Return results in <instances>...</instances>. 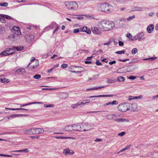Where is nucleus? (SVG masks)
Instances as JSON below:
<instances>
[{"label": "nucleus", "instance_id": "obj_1", "mask_svg": "<svg viewBox=\"0 0 158 158\" xmlns=\"http://www.w3.org/2000/svg\"><path fill=\"white\" fill-rule=\"evenodd\" d=\"M98 28L104 31L111 30L115 27L114 23L111 21H102L98 22Z\"/></svg>", "mask_w": 158, "mask_h": 158}, {"label": "nucleus", "instance_id": "obj_2", "mask_svg": "<svg viewBox=\"0 0 158 158\" xmlns=\"http://www.w3.org/2000/svg\"><path fill=\"white\" fill-rule=\"evenodd\" d=\"M65 5L67 9L72 10H77L78 8V5L77 3L74 1L66 2Z\"/></svg>", "mask_w": 158, "mask_h": 158}, {"label": "nucleus", "instance_id": "obj_3", "mask_svg": "<svg viewBox=\"0 0 158 158\" xmlns=\"http://www.w3.org/2000/svg\"><path fill=\"white\" fill-rule=\"evenodd\" d=\"M82 131H88L91 128V125L90 123H81Z\"/></svg>", "mask_w": 158, "mask_h": 158}, {"label": "nucleus", "instance_id": "obj_4", "mask_svg": "<svg viewBox=\"0 0 158 158\" xmlns=\"http://www.w3.org/2000/svg\"><path fill=\"white\" fill-rule=\"evenodd\" d=\"M128 103L124 102L119 104V110L122 112H125L128 110Z\"/></svg>", "mask_w": 158, "mask_h": 158}, {"label": "nucleus", "instance_id": "obj_5", "mask_svg": "<svg viewBox=\"0 0 158 158\" xmlns=\"http://www.w3.org/2000/svg\"><path fill=\"white\" fill-rule=\"evenodd\" d=\"M128 110L131 111H135L137 108V105L136 103H128Z\"/></svg>", "mask_w": 158, "mask_h": 158}, {"label": "nucleus", "instance_id": "obj_6", "mask_svg": "<svg viewBox=\"0 0 158 158\" xmlns=\"http://www.w3.org/2000/svg\"><path fill=\"white\" fill-rule=\"evenodd\" d=\"M12 32L13 34L17 36L21 34L20 28L18 26H14L13 27Z\"/></svg>", "mask_w": 158, "mask_h": 158}, {"label": "nucleus", "instance_id": "obj_7", "mask_svg": "<svg viewBox=\"0 0 158 158\" xmlns=\"http://www.w3.org/2000/svg\"><path fill=\"white\" fill-rule=\"evenodd\" d=\"M73 130L77 131H81L82 130L81 129V123H77L76 124H73Z\"/></svg>", "mask_w": 158, "mask_h": 158}, {"label": "nucleus", "instance_id": "obj_8", "mask_svg": "<svg viewBox=\"0 0 158 158\" xmlns=\"http://www.w3.org/2000/svg\"><path fill=\"white\" fill-rule=\"evenodd\" d=\"M136 35L138 38L139 41H143L145 39V38L144 37V33L143 32H139L137 33Z\"/></svg>", "mask_w": 158, "mask_h": 158}, {"label": "nucleus", "instance_id": "obj_9", "mask_svg": "<svg viewBox=\"0 0 158 158\" xmlns=\"http://www.w3.org/2000/svg\"><path fill=\"white\" fill-rule=\"evenodd\" d=\"M104 12L107 13H111L113 10V8L112 6L107 3V5L106 6Z\"/></svg>", "mask_w": 158, "mask_h": 158}, {"label": "nucleus", "instance_id": "obj_10", "mask_svg": "<svg viewBox=\"0 0 158 158\" xmlns=\"http://www.w3.org/2000/svg\"><path fill=\"white\" fill-rule=\"evenodd\" d=\"M107 5V3H100L99 5L98 8V10L99 11L102 12H104L106 6Z\"/></svg>", "mask_w": 158, "mask_h": 158}, {"label": "nucleus", "instance_id": "obj_11", "mask_svg": "<svg viewBox=\"0 0 158 158\" xmlns=\"http://www.w3.org/2000/svg\"><path fill=\"white\" fill-rule=\"evenodd\" d=\"M34 131V134H38L40 133H42L44 132V130L42 128H34L33 129Z\"/></svg>", "mask_w": 158, "mask_h": 158}, {"label": "nucleus", "instance_id": "obj_12", "mask_svg": "<svg viewBox=\"0 0 158 158\" xmlns=\"http://www.w3.org/2000/svg\"><path fill=\"white\" fill-rule=\"evenodd\" d=\"M25 37L27 42H30L34 40V36L32 35L29 34L27 35Z\"/></svg>", "mask_w": 158, "mask_h": 158}, {"label": "nucleus", "instance_id": "obj_13", "mask_svg": "<svg viewBox=\"0 0 158 158\" xmlns=\"http://www.w3.org/2000/svg\"><path fill=\"white\" fill-rule=\"evenodd\" d=\"M91 30L92 32L96 35H99L101 34V31L99 30L98 27H94L92 28Z\"/></svg>", "mask_w": 158, "mask_h": 158}, {"label": "nucleus", "instance_id": "obj_14", "mask_svg": "<svg viewBox=\"0 0 158 158\" xmlns=\"http://www.w3.org/2000/svg\"><path fill=\"white\" fill-rule=\"evenodd\" d=\"M74 67L75 68H78V69H77V71H76L75 70H74V71H73V73H81L85 71V69L82 67L77 66H74Z\"/></svg>", "mask_w": 158, "mask_h": 158}, {"label": "nucleus", "instance_id": "obj_15", "mask_svg": "<svg viewBox=\"0 0 158 158\" xmlns=\"http://www.w3.org/2000/svg\"><path fill=\"white\" fill-rule=\"evenodd\" d=\"M117 81V80L114 79V78L113 77L108 78L106 79V82L108 84L114 83L115 82Z\"/></svg>", "mask_w": 158, "mask_h": 158}, {"label": "nucleus", "instance_id": "obj_16", "mask_svg": "<svg viewBox=\"0 0 158 158\" xmlns=\"http://www.w3.org/2000/svg\"><path fill=\"white\" fill-rule=\"evenodd\" d=\"M154 28V26L153 25L150 24L147 28V30L148 33H151Z\"/></svg>", "mask_w": 158, "mask_h": 158}, {"label": "nucleus", "instance_id": "obj_17", "mask_svg": "<svg viewBox=\"0 0 158 158\" xmlns=\"http://www.w3.org/2000/svg\"><path fill=\"white\" fill-rule=\"evenodd\" d=\"M81 104L84 105V102H79L77 103L72 104L71 105V107L73 109H75L78 106Z\"/></svg>", "mask_w": 158, "mask_h": 158}, {"label": "nucleus", "instance_id": "obj_18", "mask_svg": "<svg viewBox=\"0 0 158 158\" xmlns=\"http://www.w3.org/2000/svg\"><path fill=\"white\" fill-rule=\"evenodd\" d=\"M64 129L66 131H71L73 130V125H69L66 126Z\"/></svg>", "mask_w": 158, "mask_h": 158}, {"label": "nucleus", "instance_id": "obj_19", "mask_svg": "<svg viewBox=\"0 0 158 158\" xmlns=\"http://www.w3.org/2000/svg\"><path fill=\"white\" fill-rule=\"evenodd\" d=\"M105 86H99L98 87H93L90 88H88L86 89L87 91H89L90 90H98V89H100L102 88L105 87Z\"/></svg>", "mask_w": 158, "mask_h": 158}, {"label": "nucleus", "instance_id": "obj_20", "mask_svg": "<svg viewBox=\"0 0 158 158\" xmlns=\"http://www.w3.org/2000/svg\"><path fill=\"white\" fill-rule=\"evenodd\" d=\"M116 117V115L114 114H109L106 116V118L108 119H112Z\"/></svg>", "mask_w": 158, "mask_h": 158}, {"label": "nucleus", "instance_id": "obj_21", "mask_svg": "<svg viewBox=\"0 0 158 158\" xmlns=\"http://www.w3.org/2000/svg\"><path fill=\"white\" fill-rule=\"evenodd\" d=\"M143 7H136L132 9V11H143Z\"/></svg>", "mask_w": 158, "mask_h": 158}, {"label": "nucleus", "instance_id": "obj_22", "mask_svg": "<svg viewBox=\"0 0 158 158\" xmlns=\"http://www.w3.org/2000/svg\"><path fill=\"white\" fill-rule=\"evenodd\" d=\"M34 128H31L28 130H26L24 131L26 132L27 134H28L30 135H31L34 134V131H33Z\"/></svg>", "mask_w": 158, "mask_h": 158}, {"label": "nucleus", "instance_id": "obj_23", "mask_svg": "<svg viewBox=\"0 0 158 158\" xmlns=\"http://www.w3.org/2000/svg\"><path fill=\"white\" fill-rule=\"evenodd\" d=\"M8 51L7 50V49L6 48V50L0 53V56L2 57L3 56L10 55V53H8Z\"/></svg>", "mask_w": 158, "mask_h": 158}, {"label": "nucleus", "instance_id": "obj_24", "mask_svg": "<svg viewBox=\"0 0 158 158\" xmlns=\"http://www.w3.org/2000/svg\"><path fill=\"white\" fill-rule=\"evenodd\" d=\"M113 95H99L94 96V98H98L101 97H110L113 96Z\"/></svg>", "mask_w": 158, "mask_h": 158}, {"label": "nucleus", "instance_id": "obj_25", "mask_svg": "<svg viewBox=\"0 0 158 158\" xmlns=\"http://www.w3.org/2000/svg\"><path fill=\"white\" fill-rule=\"evenodd\" d=\"M9 37L10 38V39H12L14 40V41H15L17 39V38L18 37V36L15 35V34H13L12 35H10Z\"/></svg>", "mask_w": 158, "mask_h": 158}, {"label": "nucleus", "instance_id": "obj_26", "mask_svg": "<svg viewBox=\"0 0 158 158\" xmlns=\"http://www.w3.org/2000/svg\"><path fill=\"white\" fill-rule=\"evenodd\" d=\"M118 103V102L116 101H113L111 102H109L106 103V105H116Z\"/></svg>", "mask_w": 158, "mask_h": 158}, {"label": "nucleus", "instance_id": "obj_27", "mask_svg": "<svg viewBox=\"0 0 158 158\" xmlns=\"http://www.w3.org/2000/svg\"><path fill=\"white\" fill-rule=\"evenodd\" d=\"M131 144H130V145H127V146L125 148H124L123 149L120 150L119 151V153L120 152H123L126 150H127L128 149H129L130 147H131Z\"/></svg>", "mask_w": 158, "mask_h": 158}, {"label": "nucleus", "instance_id": "obj_28", "mask_svg": "<svg viewBox=\"0 0 158 158\" xmlns=\"http://www.w3.org/2000/svg\"><path fill=\"white\" fill-rule=\"evenodd\" d=\"M5 109H6H6H9V110H28L27 109H23V108L15 109V108H5Z\"/></svg>", "mask_w": 158, "mask_h": 158}, {"label": "nucleus", "instance_id": "obj_29", "mask_svg": "<svg viewBox=\"0 0 158 158\" xmlns=\"http://www.w3.org/2000/svg\"><path fill=\"white\" fill-rule=\"evenodd\" d=\"M58 24H57L55 22H53L51 24L50 27L51 29H52L54 27H56L57 26Z\"/></svg>", "mask_w": 158, "mask_h": 158}, {"label": "nucleus", "instance_id": "obj_30", "mask_svg": "<svg viewBox=\"0 0 158 158\" xmlns=\"http://www.w3.org/2000/svg\"><path fill=\"white\" fill-rule=\"evenodd\" d=\"M0 81H1L2 83H8L9 82V81L8 79L6 78L2 79L0 78Z\"/></svg>", "mask_w": 158, "mask_h": 158}, {"label": "nucleus", "instance_id": "obj_31", "mask_svg": "<svg viewBox=\"0 0 158 158\" xmlns=\"http://www.w3.org/2000/svg\"><path fill=\"white\" fill-rule=\"evenodd\" d=\"M5 32L4 28L0 25V34H3Z\"/></svg>", "mask_w": 158, "mask_h": 158}, {"label": "nucleus", "instance_id": "obj_32", "mask_svg": "<svg viewBox=\"0 0 158 158\" xmlns=\"http://www.w3.org/2000/svg\"><path fill=\"white\" fill-rule=\"evenodd\" d=\"M7 50L8 51V53H10V55L13 54L14 52V50L12 48H7Z\"/></svg>", "mask_w": 158, "mask_h": 158}, {"label": "nucleus", "instance_id": "obj_33", "mask_svg": "<svg viewBox=\"0 0 158 158\" xmlns=\"http://www.w3.org/2000/svg\"><path fill=\"white\" fill-rule=\"evenodd\" d=\"M13 48L14 49H15L18 51H21V50H23V47H16V46H14Z\"/></svg>", "mask_w": 158, "mask_h": 158}, {"label": "nucleus", "instance_id": "obj_34", "mask_svg": "<svg viewBox=\"0 0 158 158\" xmlns=\"http://www.w3.org/2000/svg\"><path fill=\"white\" fill-rule=\"evenodd\" d=\"M157 57H151L150 58H146L144 59V60H149L151 61H152L153 60H155L156 59Z\"/></svg>", "mask_w": 158, "mask_h": 158}, {"label": "nucleus", "instance_id": "obj_35", "mask_svg": "<svg viewBox=\"0 0 158 158\" xmlns=\"http://www.w3.org/2000/svg\"><path fill=\"white\" fill-rule=\"evenodd\" d=\"M129 122V121L126 119L123 118H119V122Z\"/></svg>", "mask_w": 158, "mask_h": 158}, {"label": "nucleus", "instance_id": "obj_36", "mask_svg": "<svg viewBox=\"0 0 158 158\" xmlns=\"http://www.w3.org/2000/svg\"><path fill=\"white\" fill-rule=\"evenodd\" d=\"M44 106L46 108H48V107H53L54 106V104H44Z\"/></svg>", "mask_w": 158, "mask_h": 158}, {"label": "nucleus", "instance_id": "obj_37", "mask_svg": "<svg viewBox=\"0 0 158 158\" xmlns=\"http://www.w3.org/2000/svg\"><path fill=\"white\" fill-rule=\"evenodd\" d=\"M70 150L66 148L64 149L63 151V153H64L65 155H67L68 154H69V153Z\"/></svg>", "mask_w": 158, "mask_h": 158}, {"label": "nucleus", "instance_id": "obj_38", "mask_svg": "<svg viewBox=\"0 0 158 158\" xmlns=\"http://www.w3.org/2000/svg\"><path fill=\"white\" fill-rule=\"evenodd\" d=\"M137 51L138 50L136 48H134L131 51V53L132 54H135L137 52Z\"/></svg>", "mask_w": 158, "mask_h": 158}, {"label": "nucleus", "instance_id": "obj_39", "mask_svg": "<svg viewBox=\"0 0 158 158\" xmlns=\"http://www.w3.org/2000/svg\"><path fill=\"white\" fill-rule=\"evenodd\" d=\"M103 53V51L102 50L100 49V50H97L96 52H95L96 54V55H98L99 54H101Z\"/></svg>", "mask_w": 158, "mask_h": 158}, {"label": "nucleus", "instance_id": "obj_40", "mask_svg": "<svg viewBox=\"0 0 158 158\" xmlns=\"http://www.w3.org/2000/svg\"><path fill=\"white\" fill-rule=\"evenodd\" d=\"M8 4L7 2H3L0 3V6H8Z\"/></svg>", "mask_w": 158, "mask_h": 158}, {"label": "nucleus", "instance_id": "obj_41", "mask_svg": "<svg viewBox=\"0 0 158 158\" xmlns=\"http://www.w3.org/2000/svg\"><path fill=\"white\" fill-rule=\"evenodd\" d=\"M41 77L40 75L36 74L33 77L35 79H39Z\"/></svg>", "mask_w": 158, "mask_h": 158}, {"label": "nucleus", "instance_id": "obj_42", "mask_svg": "<svg viewBox=\"0 0 158 158\" xmlns=\"http://www.w3.org/2000/svg\"><path fill=\"white\" fill-rule=\"evenodd\" d=\"M87 30V27L85 26H84L83 27L80 31L81 32L83 31L85 32Z\"/></svg>", "mask_w": 158, "mask_h": 158}, {"label": "nucleus", "instance_id": "obj_43", "mask_svg": "<svg viewBox=\"0 0 158 158\" xmlns=\"http://www.w3.org/2000/svg\"><path fill=\"white\" fill-rule=\"evenodd\" d=\"M125 80V77H119V81H123Z\"/></svg>", "mask_w": 158, "mask_h": 158}, {"label": "nucleus", "instance_id": "obj_44", "mask_svg": "<svg viewBox=\"0 0 158 158\" xmlns=\"http://www.w3.org/2000/svg\"><path fill=\"white\" fill-rule=\"evenodd\" d=\"M74 68H75L74 66L70 67L69 68V71L73 73V71H74Z\"/></svg>", "mask_w": 158, "mask_h": 158}, {"label": "nucleus", "instance_id": "obj_45", "mask_svg": "<svg viewBox=\"0 0 158 158\" xmlns=\"http://www.w3.org/2000/svg\"><path fill=\"white\" fill-rule=\"evenodd\" d=\"M36 64L34 65H33L32 66V69H35L36 67H37L39 65V62L38 61H37L36 62Z\"/></svg>", "mask_w": 158, "mask_h": 158}, {"label": "nucleus", "instance_id": "obj_46", "mask_svg": "<svg viewBox=\"0 0 158 158\" xmlns=\"http://www.w3.org/2000/svg\"><path fill=\"white\" fill-rule=\"evenodd\" d=\"M61 67L63 68H66L68 67V65L66 64H63L61 65Z\"/></svg>", "mask_w": 158, "mask_h": 158}, {"label": "nucleus", "instance_id": "obj_47", "mask_svg": "<svg viewBox=\"0 0 158 158\" xmlns=\"http://www.w3.org/2000/svg\"><path fill=\"white\" fill-rule=\"evenodd\" d=\"M87 17L88 18H89L90 19H95V18L94 17V16L93 15H87Z\"/></svg>", "mask_w": 158, "mask_h": 158}, {"label": "nucleus", "instance_id": "obj_48", "mask_svg": "<svg viewBox=\"0 0 158 158\" xmlns=\"http://www.w3.org/2000/svg\"><path fill=\"white\" fill-rule=\"evenodd\" d=\"M135 17V15H133L132 16H130L127 19V20H128V21H130L131 19H133Z\"/></svg>", "mask_w": 158, "mask_h": 158}, {"label": "nucleus", "instance_id": "obj_49", "mask_svg": "<svg viewBox=\"0 0 158 158\" xmlns=\"http://www.w3.org/2000/svg\"><path fill=\"white\" fill-rule=\"evenodd\" d=\"M129 59H122L121 58V59H119V61H121V62H125L126 61H128V60H129Z\"/></svg>", "mask_w": 158, "mask_h": 158}, {"label": "nucleus", "instance_id": "obj_50", "mask_svg": "<svg viewBox=\"0 0 158 158\" xmlns=\"http://www.w3.org/2000/svg\"><path fill=\"white\" fill-rule=\"evenodd\" d=\"M56 28L53 32V34H54L60 28V26H58V25L56 27Z\"/></svg>", "mask_w": 158, "mask_h": 158}, {"label": "nucleus", "instance_id": "obj_51", "mask_svg": "<svg viewBox=\"0 0 158 158\" xmlns=\"http://www.w3.org/2000/svg\"><path fill=\"white\" fill-rule=\"evenodd\" d=\"M126 132H122L121 133H119V136H123L124 135L126 134Z\"/></svg>", "mask_w": 158, "mask_h": 158}, {"label": "nucleus", "instance_id": "obj_52", "mask_svg": "<svg viewBox=\"0 0 158 158\" xmlns=\"http://www.w3.org/2000/svg\"><path fill=\"white\" fill-rule=\"evenodd\" d=\"M80 32V30L79 29H75L73 30V32L74 33H77Z\"/></svg>", "mask_w": 158, "mask_h": 158}, {"label": "nucleus", "instance_id": "obj_53", "mask_svg": "<svg viewBox=\"0 0 158 158\" xmlns=\"http://www.w3.org/2000/svg\"><path fill=\"white\" fill-rule=\"evenodd\" d=\"M23 115V114H13V115H11L10 117L12 118H14L15 117H16L17 116H19V115Z\"/></svg>", "mask_w": 158, "mask_h": 158}, {"label": "nucleus", "instance_id": "obj_54", "mask_svg": "<svg viewBox=\"0 0 158 158\" xmlns=\"http://www.w3.org/2000/svg\"><path fill=\"white\" fill-rule=\"evenodd\" d=\"M138 40V38H137L136 35L132 37V38L131 39V40Z\"/></svg>", "mask_w": 158, "mask_h": 158}, {"label": "nucleus", "instance_id": "obj_55", "mask_svg": "<svg viewBox=\"0 0 158 158\" xmlns=\"http://www.w3.org/2000/svg\"><path fill=\"white\" fill-rule=\"evenodd\" d=\"M0 156H5V157H12V156L7 155H5V154H0Z\"/></svg>", "mask_w": 158, "mask_h": 158}, {"label": "nucleus", "instance_id": "obj_56", "mask_svg": "<svg viewBox=\"0 0 158 158\" xmlns=\"http://www.w3.org/2000/svg\"><path fill=\"white\" fill-rule=\"evenodd\" d=\"M96 64L97 65H100L102 64V63L98 60H96Z\"/></svg>", "mask_w": 158, "mask_h": 158}, {"label": "nucleus", "instance_id": "obj_57", "mask_svg": "<svg viewBox=\"0 0 158 158\" xmlns=\"http://www.w3.org/2000/svg\"><path fill=\"white\" fill-rule=\"evenodd\" d=\"M83 101H85V102H84V104H85L86 103H89L90 102L89 99L85 100H83Z\"/></svg>", "mask_w": 158, "mask_h": 158}, {"label": "nucleus", "instance_id": "obj_58", "mask_svg": "<svg viewBox=\"0 0 158 158\" xmlns=\"http://www.w3.org/2000/svg\"><path fill=\"white\" fill-rule=\"evenodd\" d=\"M22 152H24L25 153L28 152H29V150H28V148L22 150Z\"/></svg>", "mask_w": 158, "mask_h": 158}, {"label": "nucleus", "instance_id": "obj_59", "mask_svg": "<svg viewBox=\"0 0 158 158\" xmlns=\"http://www.w3.org/2000/svg\"><path fill=\"white\" fill-rule=\"evenodd\" d=\"M0 21H1L2 23H5V21L4 19L0 17Z\"/></svg>", "mask_w": 158, "mask_h": 158}, {"label": "nucleus", "instance_id": "obj_60", "mask_svg": "<svg viewBox=\"0 0 158 158\" xmlns=\"http://www.w3.org/2000/svg\"><path fill=\"white\" fill-rule=\"evenodd\" d=\"M126 36L127 37L129 38H131L132 37L130 33H127Z\"/></svg>", "mask_w": 158, "mask_h": 158}, {"label": "nucleus", "instance_id": "obj_61", "mask_svg": "<svg viewBox=\"0 0 158 158\" xmlns=\"http://www.w3.org/2000/svg\"><path fill=\"white\" fill-rule=\"evenodd\" d=\"M135 78H136L135 77V76H130L129 77V79H131V80H134V79H135Z\"/></svg>", "mask_w": 158, "mask_h": 158}, {"label": "nucleus", "instance_id": "obj_62", "mask_svg": "<svg viewBox=\"0 0 158 158\" xmlns=\"http://www.w3.org/2000/svg\"><path fill=\"white\" fill-rule=\"evenodd\" d=\"M134 97L130 96L128 97V100L129 101L131 100H132L134 99Z\"/></svg>", "mask_w": 158, "mask_h": 158}, {"label": "nucleus", "instance_id": "obj_63", "mask_svg": "<svg viewBox=\"0 0 158 158\" xmlns=\"http://www.w3.org/2000/svg\"><path fill=\"white\" fill-rule=\"evenodd\" d=\"M123 42L122 41H119V46H123Z\"/></svg>", "mask_w": 158, "mask_h": 158}, {"label": "nucleus", "instance_id": "obj_64", "mask_svg": "<svg viewBox=\"0 0 158 158\" xmlns=\"http://www.w3.org/2000/svg\"><path fill=\"white\" fill-rule=\"evenodd\" d=\"M85 32L88 34H89L91 33V32L90 30H89V29L87 28V30H86V31Z\"/></svg>", "mask_w": 158, "mask_h": 158}]
</instances>
